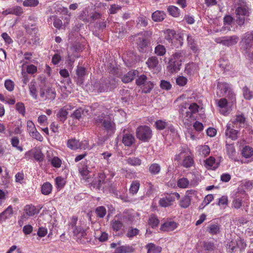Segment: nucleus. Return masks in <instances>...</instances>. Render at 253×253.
<instances>
[{"label": "nucleus", "instance_id": "f257e3e1", "mask_svg": "<svg viewBox=\"0 0 253 253\" xmlns=\"http://www.w3.org/2000/svg\"><path fill=\"white\" fill-rule=\"evenodd\" d=\"M93 123L97 126L101 125L108 133H114L115 131L116 124L111 115L101 113L93 119Z\"/></svg>", "mask_w": 253, "mask_h": 253}, {"label": "nucleus", "instance_id": "f03ea898", "mask_svg": "<svg viewBox=\"0 0 253 253\" xmlns=\"http://www.w3.org/2000/svg\"><path fill=\"white\" fill-rule=\"evenodd\" d=\"M100 13L94 11L89 6L86 7L80 11L78 19L84 23H91L101 18Z\"/></svg>", "mask_w": 253, "mask_h": 253}, {"label": "nucleus", "instance_id": "7ed1b4c3", "mask_svg": "<svg viewBox=\"0 0 253 253\" xmlns=\"http://www.w3.org/2000/svg\"><path fill=\"white\" fill-rule=\"evenodd\" d=\"M117 81L113 78L101 79L99 83L94 85L98 92H107L116 87Z\"/></svg>", "mask_w": 253, "mask_h": 253}, {"label": "nucleus", "instance_id": "20e7f679", "mask_svg": "<svg viewBox=\"0 0 253 253\" xmlns=\"http://www.w3.org/2000/svg\"><path fill=\"white\" fill-rule=\"evenodd\" d=\"M151 35L152 33L149 31H144L137 35L135 41L139 51L143 52L150 44Z\"/></svg>", "mask_w": 253, "mask_h": 253}, {"label": "nucleus", "instance_id": "39448f33", "mask_svg": "<svg viewBox=\"0 0 253 253\" xmlns=\"http://www.w3.org/2000/svg\"><path fill=\"white\" fill-rule=\"evenodd\" d=\"M188 103H183L179 106V118L185 125H190L194 120V116L188 109Z\"/></svg>", "mask_w": 253, "mask_h": 253}, {"label": "nucleus", "instance_id": "423d86ee", "mask_svg": "<svg viewBox=\"0 0 253 253\" xmlns=\"http://www.w3.org/2000/svg\"><path fill=\"white\" fill-rule=\"evenodd\" d=\"M240 48L245 53H249L253 46V31L243 35L240 42Z\"/></svg>", "mask_w": 253, "mask_h": 253}, {"label": "nucleus", "instance_id": "0eeeda50", "mask_svg": "<svg viewBox=\"0 0 253 253\" xmlns=\"http://www.w3.org/2000/svg\"><path fill=\"white\" fill-rule=\"evenodd\" d=\"M136 136L139 140L147 142L152 137V131L148 126H140L136 130Z\"/></svg>", "mask_w": 253, "mask_h": 253}, {"label": "nucleus", "instance_id": "6e6552de", "mask_svg": "<svg viewBox=\"0 0 253 253\" xmlns=\"http://www.w3.org/2000/svg\"><path fill=\"white\" fill-rule=\"evenodd\" d=\"M236 21L239 26H242L246 19L249 16L250 12L248 6H237L235 10Z\"/></svg>", "mask_w": 253, "mask_h": 253}, {"label": "nucleus", "instance_id": "1a4fd4ad", "mask_svg": "<svg viewBox=\"0 0 253 253\" xmlns=\"http://www.w3.org/2000/svg\"><path fill=\"white\" fill-rule=\"evenodd\" d=\"M179 198L180 195L177 192L165 193L164 197L160 199L159 204L162 207L166 208L171 206L176 199Z\"/></svg>", "mask_w": 253, "mask_h": 253}, {"label": "nucleus", "instance_id": "9d476101", "mask_svg": "<svg viewBox=\"0 0 253 253\" xmlns=\"http://www.w3.org/2000/svg\"><path fill=\"white\" fill-rule=\"evenodd\" d=\"M136 84L141 86L144 93H149L154 87V84L148 79L146 75H141L136 80Z\"/></svg>", "mask_w": 253, "mask_h": 253}, {"label": "nucleus", "instance_id": "9b49d317", "mask_svg": "<svg viewBox=\"0 0 253 253\" xmlns=\"http://www.w3.org/2000/svg\"><path fill=\"white\" fill-rule=\"evenodd\" d=\"M244 199H246L247 200L249 199V197L245 191H242L240 193H237L232 200L231 204L232 208L236 210L241 209L244 207L245 202V201L244 200Z\"/></svg>", "mask_w": 253, "mask_h": 253}, {"label": "nucleus", "instance_id": "f8f14e48", "mask_svg": "<svg viewBox=\"0 0 253 253\" xmlns=\"http://www.w3.org/2000/svg\"><path fill=\"white\" fill-rule=\"evenodd\" d=\"M88 144V141L80 142L79 140L75 138L69 139L67 142V147L72 150H77L78 149L86 148V146Z\"/></svg>", "mask_w": 253, "mask_h": 253}, {"label": "nucleus", "instance_id": "ddd939ff", "mask_svg": "<svg viewBox=\"0 0 253 253\" xmlns=\"http://www.w3.org/2000/svg\"><path fill=\"white\" fill-rule=\"evenodd\" d=\"M236 126L233 125H232L231 124H227L226 129L225 132L226 139L229 138L232 140H236L238 138L240 132L234 128Z\"/></svg>", "mask_w": 253, "mask_h": 253}, {"label": "nucleus", "instance_id": "4468645a", "mask_svg": "<svg viewBox=\"0 0 253 253\" xmlns=\"http://www.w3.org/2000/svg\"><path fill=\"white\" fill-rule=\"evenodd\" d=\"M148 67L150 70H153L154 71L159 72L160 70L159 60L157 57L152 56L149 57L146 62Z\"/></svg>", "mask_w": 253, "mask_h": 253}, {"label": "nucleus", "instance_id": "2eb2a0df", "mask_svg": "<svg viewBox=\"0 0 253 253\" xmlns=\"http://www.w3.org/2000/svg\"><path fill=\"white\" fill-rule=\"evenodd\" d=\"M47 22L49 25L53 24V26L58 30H60L63 26L62 20L56 15L49 16L47 19Z\"/></svg>", "mask_w": 253, "mask_h": 253}, {"label": "nucleus", "instance_id": "dca6fc26", "mask_svg": "<svg viewBox=\"0 0 253 253\" xmlns=\"http://www.w3.org/2000/svg\"><path fill=\"white\" fill-rule=\"evenodd\" d=\"M177 223L173 221L168 220L161 225L160 230L164 232L173 231L177 228Z\"/></svg>", "mask_w": 253, "mask_h": 253}, {"label": "nucleus", "instance_id": "f3484780", "mask_svg": "<svg viewBox=\"0 0 253 253\" xmlns=\"http://www.w3.org/2000/svg\"><path fill=\"white\" fill-rule=\"evenodd\" d=\"M221 225L217 222H212L207 227L208 232L211 235H215L220 232Z\"/></svg>", "mask_w": 253, "mask_h": 253}, {"label": "nucleus", "instance_id": "a211bd4d", "mask_svg": "<svg viewBox=\"0 0 253 253\" xmlns=\"http://www.w3.org/2000/svg\"><path fill=\"white\" fill-rule=\"evenodd\" d=\"M245 120L246 118L243 114L236 115L233 121H232L229 124H231L232 125H233L236 127L238 126L240 127H244Z\"/></svg>", "mask_w": 253, "mask_h": 253}, {"label": "nucleus", "instance_id": "6ab92c4d", "mask_svg": "<svg viewBox=\"0 0 253 253\" xmlns=\"http://www.w3.org/2000/svg\"><path fill=\"white\" fill-rule=\"evenodd\" d=\"M13 214V208L11 206H9L6 208V209L0 213V223H1L6 219L11 218Z\"/></svg>", "mask_w": 253, "mask_h": 253}, {"label": "nucleus", "instance_id": "aec40b11", "mask_svg": "<svg viewBox=\"0 0 253 253\" xmlns=\"http://www.w3.org/2000/svg\"><path fill=\"white\" fill-rule=\"evenodd\" d=\"M181 63L171 59L169 63L168 69L170 73L177 72L180 69Z\"/></svg>", "mask_w": 253, "mask_h": 253}, {"label": "nucleus", "instance_id": "412c9836", "mask_svg": "<svg viewBox=\"0 0 253 253\" xmlns=\"http://www.w3.org/2000/svg\"><path fill=\"white\" fill-rule=\"evenodd\" d=\"M134 136L130 133H126L124 135L122 139L123 143L126 146L130 147L135 143Z\"/></svg>", "mask_w": 253, "mask_h": 253}, {"label": "nucleus", "instance_id": "4be33fe9", "mask_svg": "<svg viewBox=\"0 0 253 253\" xmlns=\"http://www.w3.org/2000/svg\"><path fill=\"white\" fill-rule=\"evenodd\" d=\"M226 150L227 154L229 158L236 161L235 156L236 155V151L234 143L228 144L226 142Z\"/></svg>", "mask_w": 253, "mask_h": 253}, {"label": "nucleus", "instance_id": "5701e85b", "mask_svg": "<svg viewBox=\"0 0 253 253\" xmlns=\"http://www.w3.org/2000/svg\"><path fill=\"white\" fill-rule=\"evenodd\" d=\"M217 105L221 110H220V112L221 114L226 115L227 113V107L228 105V102L226 98H221L218 100Z\"/></svg>", "mask_w": 253, "mask_h": 253}, {"label": "nucleus", "instance_id": "b1692460", "mask_svg": "<svg viewBox=\"0 0 253 253\" xmlns=\"http://www.w3.org/2000/svg\"><path fill=\"white\" fill-rule=\"evenodd\" d=\"M239 41V37L234 35L230 37H225L224 45L226 46H232L236 44Z\"/></svg>", "mask_w": 253, "mask_h": 253}, {"label": "nucleus", "instance_id": "393cba45", "mask_svg": "<svg viewBox=\"0 0 253 253\" xmlns=\"http://www.w3.org/2000/svg\"><path fill=\"white\" fill-rule=\"evenodd\" d=\"M164 37L165 39L169 42L172 43V41L175 39L176 35V32L174 30L172 29H167L164 31Z\"/></svg>", "mask_w": 253, "mask_h": 253}, {"label": "nucleus", "instance_id": "a878e982", "mask_svg": "<svg viewBox=\"0 0 253 253\" xmlns=\"http://www.w3.org/2000/svg\"><path fill=\"white\" fill-rule=\"evenodd\" d=\"M137 71L132 70L129 71L127 74L125 75L122 78V81L125 83H128L132 81L135 77Z\"/></svg>", "mask_w": 253, "mask_h": 253}, {"label": "nucleus", "instance_id": "bb28decb", "mask_svg": "<svg viewBox=\"0 0 253 253\" xmlns=\"http://www.w3.org/2000/svg\"><path fill=\"white\" fill-rule=\"evenodd\" d=\"M52 188V185L50 182H44L41 186V193L44 195H48L51 193Z\"/></svg>", "mask_w": 253, "mask_h": 253}, {"label": "nucleus", "instance_id": "cd10ccee", "mask_svg": "<svg viewBox=\"0 0 253 253\" xmlns=\"http://www.w3.org/2000/svg\"><path fill=\"white\" fill-rule=\"evenodd\" d=\"M166 17L165 13L163 11L157 10L153 12L152 15L153 20L155 22L162 21Z\"/></svg>", "mask_w": 253, "mask_h": 253}, {"label": "nucleus", "instance_id": "c85d7f7f", "mask_svg": "<svg viewBox=\"0 0 253 253\" xmlns=\"http://www.w3.org/2000/svg\"><path fill=\"white\" fill-rule=\"evenodd\" d=\"M238 247V241L237 239H232L227 243L226 245L227 251L229 253H234Z\"/></svg>", "mask_w": 253, "mask_h": 253}, {"label": "nucleus", "instance_id": "c756f323", "mask_svg": "<svg viewBox=\"0 0 253 253\" xmlns=\"http://www.w3.org/2000/svg\"><path fill=\"white\" fill-rule=\"evenodd\" d=\"M194 164L193 158L191 156H186L184 157L181 163V166L186 168L192 167Z\"/></svg>", "mask_w": 253, "mask_h": 253}, {"label": "nucleus", "instance_id": "7c9ffc66", "mask_svg": "<svg viewBox=\"0 0 253 253\" xmlns=\"http://www.w3.org/2000/svg\"><path fill=\"white\" fill-rule=\"evenodd\" d=\"M205 166L208 169H215L218 167V164L215 162V159L213 157H210L205 161Z\"/></svg>", "mask_w": 253, "mask_h": 253}, {"label": "nucleus", "instance_id": "2f4dec72", "mask_svg": "<svg viewBox=\"0 0 253 253\" xmlns=\"http://www.w3.org/2000/svg\"><path fill=\"white\" fill-rule=\"evenodd\" d=\"M187 41L190 49L194 53H197L198 51V47L192 36L190 35H187Z\"/></svg>", "mask_w": 253, "mask_h": 253}, {"label": "nucleus", "instance_id": "473e14b6", "mask_svg": "<svg viewBox=\"0 0 253 253\" xmlns=\"http://www.w3.org/2000/svg\"><path fill=\"white\" fill-rule=\"evenodd\" d=\"M147 249V253H160L162 251V248L156 246L153 243H150L146 246Z\"/></svg>", "mask_w": 253, "mask_h": 253}, {"label": "nucleus", "instance_id": "72a5a7b5", "mask_svg": "<svg viewBox=\"0 0 253 253\" xmlns=\"http://www.w3.org/2000/svg\"><path fill=\"white\" fill-rule=\"evenodd\" d=\"M140 185L139 181L137 180L132 181L129 189V193L132 195L136 194L139 190Z\"/></svg>", "mask_w": 253, "mask_h": 253}, {"label": "nucleus", "instance_id": "f704fd0d", "mask_svg": "<svg viewBox=\"0 0 253 253\" xmlns=\"http://www.w3.org/2000/svg\"><path fill=\"white\" fill-rule=\"evenodd\" d=\"M148 170L151 174L155 175L160 172L161 167L159 164L153 163L149 166Z\"/></svg>", "mask_w": 253, "mask_h": 253}, {"label": "nucleus", "instance_id": "c9c22d12", "mask_svg": "<svg viewBox=\"0 0 253 253\" xmlns=\"http://www.w3.org/2000/svg\"><path fill=\"white\" fill-rule=\"evenodd\" d=\"M24 210L27 215L32 216L36 214H38L39 210H38L35 206L33 205H26L25 207Z\"/></svg>", "mask_w": 253, "mask_h": 253}, {"label": "nucleus", "instance_id": "e433bc0d", "mask_svg": "<svg viewBox=\"0 0 253 253\" xmlns=\"http://www.w3.org/2000/svg\"><path fill=\"white\" fill-rule=\"evenodd\" d=\"M126 162L129 165L137 167L139 166L142 164V160L138 157H129L126 159Z\"/></svg>", "mask_w": 253, "mask_h": 253}, {"label": "nucleus", "instance_id": "4c0bfd02", "mask_svg": "<svg viewBox=\"0 0 253 253\" xmlns=\"http://www.w3.org/2000/svg\"><path fill=\"white\" fill-rule=\"evenodd\" d=\"M241 154L246 159L250 158L253 155V148L249 146H246L243 148Z\"/></svg>", "mask_w": 253, "mask_h": 253}, {"label": "nucleus", "instance_id": "58836bf2", "mask_svg": "<svg viewBox=\"0 0 253 253\" xmlns=\"http://www.w3.org/2000/svg\"><path fill=\"white\" fill-rule=\"evenodd\" d=\"M199 155L202 157H206L210 154V149L208 145H201L198 147V149Z\"/></svg>", "mask_w": 253, "mask_h": 253}, {"label": "nucleus", "instance_id": "ea45409f", "mask_svg": "<svg viewBox=\"0 0 253 253\" xmlns=\"http://www.w3.org/2000/svg\"><path fill=\"white\" fill-rule=\"evenodd\" d=\"M86 71L85 68L78 66L76 69V74L78 79L83 82L84 76L86 75Z\"/></svg>", "mask_w": 253, "mask_h": 253}, {"label": "nucleus", "instance_id": "a19ab883", "mask_svg": "<svg viewBox=\"0 0 253 253\" xmlns=\"http://www.w3.org/2000/svg\"><path fill=\"white\" fill-rule=\"evenodd\" d=\"M133 251L134 249L130 246H122L116 250L117 253H131Z\"/></svg>", "mask_w": 253, "mask_h": 253}, {"label": "nucleus", "instance_id": "79ce46f5", "mask_svg": "<svg viewBox=\"0 0 253 253\" xmlns=\"http://www.w3.org/2000/svg\"><path fill=\"white\" fill-rule=\"evenodd\" d=\"M111 226L113 231L117 232L123 227V223L120 220L114 219L111 222Z\"/></svg>", "mask_w": 253, "mask_h": 253}, {"label": "nucleus", "instance_id": "37998d69", "mask_svg": "<svg viewBox=\"0 0 253 253\" xmlns=\"http://www.w3.org/2000/svg\"><path fill=\"white\" fill-rule=\"evenodd\" d=\"M168 11L170 15L174 17H178L180 15V9L174 5H170L168 7Z\"/></svg>", "mask_w": 253, "mask_h": 253}, {"label": "nucleus", "instance_id": "c03bdc74", "mask_svg": "<svg viewBox=\"0 0 253 253\" xmlns=\"http://www.w3.org/2000/svg\"><path fill=\"white\" fill-rule=\"evenodd\" d=\"M177 185L178 187L185 189L188 187L189 181L187 178L182 177L177 180Z\"/></svg>", "mask_w": 253, "mask_h": 253}, {"label": "nucleus", "instance_id": "a18cd8bd", "mask_svg": "<svg viewBox=\"0 0 253 253\" xmlns=\"http://www.w3.org/2000/svg\"><path fill=\"white\" fill-rule=\"evenodd\" d=\"M185 54V53L183 50H179L172 55V59L182 63L184 60Z\"/></svg>", "mask_w": 253, "mask_h": 253}, {"label": "nucleus", "instance_id": "49530a36", "mask_svg": "<svg viewBox=\"0 0 253 253\" xmlns=\"http://www.w3.org/2000/svg\"><path fill=\"white\" fill-rule=\"evenodd\" d=\"M214 199L212 194H208L204 198L203 201L199 206L200 209H204L206 206L209 205Z\"/></svg>", "mask_w": 253, "mask_h": 253}, {"label": "nucleus", "instance_id": "de8ad7c7", "mask_svg": "<svg viewBox=\"0 0 253 253\" xmlns=\"http://www.w3.org/2000/svg\"><path fill=\"white\" fill-rule=\"evenodd\" d=\"M10 142L12 146L16 148L19 151L22 152L23 150L22 146L18 145L20 141L17 136L12 137L10 140Z\"/></svg>", "mask_w": 253, "mask_h": 253}, {"label": "nucleus", "instance_id": "09e8293b", "mask_svg": "<svg viewBox=\"0 0 253 253\" xmlns=\"http://www.w3.org/2000/svg\"><path fill=\"white\" fill-rule=\"evenodd\" d=\"M34 158L38 162H41L44 159V155L41 150L38 149H34Z\"/></svg>", "mask_w": 253, "mask_h": 253}, {"label": "nucleus", "instance_id": "8fccbe9b", "mask_svg": "<svg viewBox=\"0 0 253 253\" xmlns=\"http://www.w3.org/2000/svg\"><path fill=\"white\" fill-rule=\"evenodd\" d=\"M148 223L151 227L155 228L158 225L159 220L156 215L152 214L149 218Z\"/></svg>", "mask_w": 253, "mask_h": 253}, {"label": "nucleus", "instance_id": "3c124183", "mask_svg": "<svg viewBox=\"0 0 253 253\" xmlns=\"http://www.w3.org/2000/svg\"><path fill=\"white\" fill-rule=\"evenodd\" d=\"M169 126V123L166 120H159L155 122V126L157 129L163 130Z\"/></svg>", "mask_w": 253, "mask_h": 253}, {"label": "nucleus", "instance_id": "603ef678", "mask_svg": "<svg viewBox=\"0 0 253 253\" xmlns=\"http://www.w3.org/2000/svg\"><path fill=\"white\" fill-rule=\"evenodd\" d=\"M79 172L82 176V178L87 180L89 178V171L88 170L87 167L84 166L82 168H79Z\"/></svg>", "mask_w": 253, "mask_h": 253}, {"label": "nucleus", "instance_id": "864d4df0", "mask_svg": "<svg viewBox=\"0 0 253 253\" xmlns=\"http://www.w3.org/2000/svg\"><path fill=\"white\" fill-rule=\"evenodd\" d=\"M191 200L190 196H186L180 200L179 205L183 208H187L190 206Z\"/></svg>", "mask_w": 253, "mask_h": 253}, {"label": "nucleus", "instance_id": "5fc2aeb1", "mask_svg": "<svg viewBox=\"0 0 253 253\" xmlns=\"http://www.w3.org/2000/svg\"><path fill=\"white\" fill-rule=\"evenodd\" d=\"M155 53L158 56H163L166 53V49L163 45L158 44L155 48Z\"/></svg>", "mask_w": 253, "mask_h": 253}, {"label": "nucleus", "instance_id": "6e6d98bb", "mask_svg": "<svg viewBox=\"0 0 253 253\" xmlns=\"http://www.w3.org/2000/svg\"><path fill=\"white\" fill-rule=\"evenodd\" d=\"M217 88L222 93H226L230 89L229 85L226 83H218L217 84Z\"/></svg>", "mask_w": 253, "mask_h": 253}, {"label": "nucleus", "instance_id": "4d7b16f0", "mask_svg": "<svg viewBox=\"0 0 253 253\" xmlns=\"http://www.w3.org/2000/svg\"><path fill=\"white\" fill-rule=\"evenodd\" d=\"M139 233V230L137 228L131 227L128 228L126 236L128 238L132 239L133 237L137 235Z\"/></svg>", "mask_w": 253, "mask_h": 253}, {"label": "nucleus", "instance_id": "13d9d810", "mask_svg": "<svg viewBox=\"0 0 253 253\" xmlns=\"http://www.w3.org/2000/svg\"><path fill=\"white\" fill-rule=\"evenodd\" d=\"M68 114V111L63 107L59 111L57 116L60 118L61 121L64 122L66 120Z\"/></svg>", "mask_w": 253, "mask_h": 253}, {"label": "nucleus", "instance_id": "bf43d9fd", "mask_svg": "<svg viewBox=\"0 0 253 253\" xmlns=\"http://www.w3.org/2000/svg\"><path fill=\"white\" fill-rule=\"evenodd\" d=\"M196 70V64L192 63L188 64L185 69V72L188 75H192L195 73V70Z\"/></svg>", "mask_w": 253, "mask_h": 253}, {"label": "nucleus", "instance_id": "052dcab7", "mask_svg": "<svg viewBox=\"0 0 253 253\" xmlns=\"http://www.w3.org/2000/svg\"><path fill=\"white\" fill-rule=\"evenodd\" d=\"M29 88L30 95L34 99H37V91L35 83L31 82L29 84Z\"/></svg>", "mask_w": 253, "mask_h": 253}, {"label": "nucleus", "instance_id": "680f3d73", "mask_svg": "<svg viewBox=\"0 0 253 253\" xmlns=\"http://www.w3.org/2000/svg\"><path fill=\"white\" fill-rule=\"evenodd\" d=\"M46 98L53 100L56 97V92L55 89L52 87L48 88L46 91Z\"/></svg>", "mask_w": 253, "mask_h": 253}, {"label": "nucleus", "instance_id": "e2e57ef3", "mask_svg": "<svg viewBox=\"0 0 253 253\" xmlns=\"http://www.w3.org/2000/svg\"><path fill=\"white\" fill-rule=\"evenodd\" d=\"M39 4V0H25L23 5L25 7H36Z\"/></svg>", "mask_w": 253, "mask_h": 253}, {"label": "nucleus", "instance_id": "0e129e2a", "mask_svg": "<svg viewBox=\"0 0 253 253\" xmlns=\"http://www.w3.org/2000/svg\"><path fill=\"white\" fill-rule=\"evenodd\" d=\"M66 181L64 179L61 177L58 176L55 179V184L56 186V188L58 189H61L64 187L65 185Z\"/></svg>", "mask_w": 253, "mask_h": 253}, {"label": "nucleus", "instance_id": "69168bd1", "mask_svg": "<svg viewBox=\"0 0 253 253\" xmlns=\"http://www.w3.org/2000/svg\"><path fill=\"white\" fill-rule=\"evenodd\" d=\"M15 109L18 113L21 114L23 116L25 115V107L24 104L22 102H18L16 104Z\"/></svg>", "mask_w": 253, "mask_h": 253}, {"label": "nucleus", "instance_id": "338daca9", "mask_svg": "<svg viewBox=\"0 0 253 253\" xmlns=\"http://www.w3.org/2000/svg\"><path fill=\"white\" fill-rule=\"evenodd\" d=\"M199 106L196 103H192L190 105L188 104V109L193 115L199 111Z\"/></svg>", "mask_w": 253, "mask_h": 253}, {"label": "nucleus", "instance_id": "774afa93", "mask_svg": "<svg viewBox=\"0 0 253 253\" xmlns=\"http://www.w3.org/2000/svg\"><path fill=\"white\" fill-rule=\"evenodd\" d=\"M187 79L184 76H178L176 79V84L180 86H183L187 83Z\"/></svg>", "mask_w": 253, "mask_h": 253}]
</instances>
